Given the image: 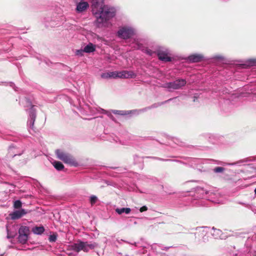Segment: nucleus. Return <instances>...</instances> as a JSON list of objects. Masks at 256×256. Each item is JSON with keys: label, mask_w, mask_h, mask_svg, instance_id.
Segmentation results:
<instances>
[{"label": "nucleus", "mask_w": 256, "mask_h": 256, "mask_svg": "<svg viewBox=\"0 0 256 256\" xmlns=\"http://www.w3.org/2000/svg\"><path fill=\"white\" fill-rule=\"evenodd\" d=\"M92 6L93 13L96 15L98 27L105 26L107 21L114 16L113 13L104 5V0H92Z\"/></svg>", "instance_id": "f257e3e1"}, {"label": "nucleus", "mask_w": 256, "mask_h": 256, "mask_svg": "<svg viewBox=\"0 0 256 256\" xmlns=\"http://www.w3.org/2000/svg\"><path fill=\"white\" fill-rule=\"evenodd\" d=\"M55 152L57 158L65 164L74 166L78 165L75 159L70 154L62 152L60 150H56Z\"/></svg>", "instance_id": "f03ea898"}, {"label": "nucleus", "mask_w": 256, "mask_h": 256, "mask_svg": "<svg viewBox=\"0 0 256 256\" xmlns=\"http://www.w3.org/2000/svg\"><path fill=\"white\" fill-rule=\"evenodd\" d=\"M95 244H88V242H83L82 241H78L76 243L72 244L71 249L77 252L80 250H83L84 252H88L90 249H94L95 247Z\"/></svg>", "instance_id": "7ed1b4c3"}, {"label": "nucleus", "mask_w": 256, "mask_h": 256, "mask_svg": "<svg viewBox=\"0 0 256 256\" xmlns=\"http://www.w3.org/2000/svg\"><path fill=\"white\" fill-rule=\"evenodd\" d=\"M110 77L113 78H132L136 76L135 74L132 71L123 70L118 72H110Z\"/></svg>", "instance_id": "20e7f679"}, {"label": "nucleus", "mask_w": 256, "mask_h": 256, "mask_svg": "<svg viewBox=\"0 0 256 256\" xmlns=\"http://www.w3.org/2000/svg\"><path fill=\"white\" fill-rule=\"evenodd\" d=\"M133 34L132 30L126 27L122 28L118 32V36L123 39L130 38Z\"/></svg>", "instance_id": "39448f33"}, {"label": "nucleus", "mask_w": 256, "mask_h": 256, "mask_svg": "<svg viewBox=\"0 0 256 256\" xmlns=\"http://www.w3.org/2000/svg\"><path fill=\"white\" fill-rule=\"evenodd\" d=\"M186 84V81L184 79H178L172 82L166 84L167 87L170 88L178 89Z\"/></svg>", "instance_id": "423d86ee"}, {"label": "nucleus", "mask_w": 256, "mask_h": 256, "mask_svg": "<svg viewBox=\"0 0 256 256\" xmlns=\"http://www.w3.org/2000/svg\"><path fill=\"white\" fill-rule=\"evenodd\" d=\"M26 214L24 210L22 209L18 210H16L11 214L10 217L12 220H16L20 218L22 216Z\"/></svg>", "instance_id": "0eeeda50"}, {"label": "nucleus", "mask_w": 256, "mask_h": 256, "mask_svg": "<svg viewBox=\"0 0 256 256\" xmlns=\"http://www.w3.org/2000/svg\"><path fill=\"white\" fill-rule=\"evenodd\" d=\"M204 56L200 54H194L188 56V59L191 62H198L202 60Z\"/></svg>", "instance_id": "6e6552de"}, {"label": "nucleus", "mask_w": 256, "mask_h": 256, "mask_svg": "<svg viewBox=\"0 0 256 256\" xmlns=\"http://www.w3.org/2000/svg\"><path fill=\"white\" fill-rule=\"evenodd\" d=\"M34 106H32L30 112V116L31 118V120L30 122V126L32 129L35 130L36 128L34 126V122L36 117V114L35 110L34 109Z\"/></svg>", "instance_id": "1a4fd4ad"}, {"label": "nucleus", "mask_w": 256, "mask_h": 256, "mask_svg": "<svg viewBox=\"0 0 256 256\" xmlns=\"http://www.w3.org/2000/svg\"><path fill=\"white\" fill-rule=\"evenodd\" d=\"M88 6V4L87 2H84L78 3L77 5L76 10L78 12H82L84 11Z\"/></svg>", "instance_id": "9d476101"}, {"label": "nucleus", "mask_w": 256, "mask_h": 256, "mask_svg": "<svg viewBox=\"0 0 256 256\" xmlns=\"http://www.w3.org/2000/svg\"><path fill=\"white\" fill-rule=\"evenodd\" d=\"M158 58L164 62H170L171 61V58L168 56L167 54L164 52H159L158 54Z\"/></svg>", "instance_id": "9b49d317"}, {"label": "nucleus", "mask_w": 256, "mask_h": 256, "mask_svg": "<svg viewBox=\"0 0 256 256\" xmlns=\"http://www.w3.org/2000/svg\"><path fill=\"white\" fill-rule=\"evenodd\" d=\"M115 211L118 214H122V213L128 214L130 212L131 209L129 208H116Z\"/></svg>", "instance_id": "f8f14e48"}, {"label": "nucleus", "mask_w": 256, "mask_h": 256, "mask_svg": "<svg viewBox=\"0 0 256 256\" xmlns=\"http://www.w3.org/2000/svg\"><path fill=\"white\" fill-rule=\"evenodd\" d=\"M95 50H96V47L92 43H89L88 45H86L84 47V51L86 53H90V52H93L95 51Z\"/></svg>", "instance_id": "ddd939ff"}, {"label": "nucleus", "mask_w": 256, "mask_h": 256, "mask_svg": "<svg viewBox=\"0 0 256 256\" xmlns=\"http://www.w3.org/2000/svg\"><path fill=\"white\" fill-rule=\"evenodd\" d=\"M29 232V228L26 226H21L18 230V234H25L28 236Z\"/></svg>", "instance_id": "4468645a"}, {"label": "nucleus", "mask_w": 256, "mask_h": 256, "mask_svg": "<svg viewBox=\"0 0 256 256\" xmlns=\"http://www.w3.org/2000/svg\"><path fill=\"white\" fill-rule=\"evenodd\" d=\"M53 166L58 170H62L64 166V164L59 161H54L52 163Z\"/></svg>", "instance_id": "2eb2a0df"}, {"label": "nucleus", "mask_w": 256, "mask_h": 256, "mask_svg": "<svg viewBox=\"0 0 256 256\" xmlns=\"http://www.w3.org/2000/svg\"><path fill=\"white\" fill-rule=\"evenodd\" d=\"M32 232L37 234H41L44 231V226H36L32 230Z\"/></svg>", "instance_id": "dca6fc26"}, {"label": "nucleus", "mask_w": 256, "mask_h": 256, "mask_svg": "<svg viewBox=\"0 0 256 256\" xmlns=\"http://www.w3.org/2000/svg\"><path fill=\"white\" fill-rule=\"evenodd\" d=\"M28 238V236L25 234H20L18 236V240L22 244H25Z\"/></svg>", "instance_id": "f3484780"}, {"label": "nucleus", "mask_w": 256, "mask_h": 256, "mask_svg": "<svg viewBox=\"0 0 256 256\" xmlns=\"http://www.w3.org/2000/svg\"><path fill=\"white\" fill-rule=\"evenodd\" d=\"M112 112L115 114H118L120 116H125L130 114V112L128 111L118 110H113Z\"/></svg>", "instance_id": "a211bd4d"}, {"label": "nucleus", "mask_w": 256, "mask_h": 256, "mask_svg": "<svg viewBox=\"0 0 256 256\" xmlns=\"http://www.w3.org/2000/svg\"><path fill=\"white\" fill-rule=\"evenodd\" d=\"M22 202L20 200H17L14 202V206L15 208H19L22 206Z\"/></svg>", "instance_id": "6ab92c4d"}, {"label": "nucleus", "mask_w": 256, "mask_h": 256, "mask_svg": "<svg viewBox=\"0 0 256 256\" xmlns=\"http://www.w3.org/2000/svg\"><path fill=\"white\" fill-rule=\"evenodd\" d=\"M57 238V234H53L52 235H50L48 240L50 242H55Z\"/></svg>", "instance_id": "aec40b11"}, {"label": "nucleus", "mask_w": 256, "mask_h": 256, "mask_svg": "<svg viewBox=\"0 0 256 256\" xmlns=\"http://www.w3.org/2000/svg\"><path fill=\"white\" fill-rule=\"evenodd\" d=\"M224 168L223 167L218 166V167L215 168L214 169V172L216 173L222 172L224 171Z\"/></svg>", "instance_id": "412c9836"}, {"label": "nucleus", "mask_w": 256, "mask_h": 256, "mask_svg": "<svg viewBox=\"0 0 256 256\" xmlns=\"http://www.w3.org/2000/svg\"><path fill=\"white\" fill-rule=\"evenodd\" d=\"M247 62L249 66H254L256 64V59H250L248 60Z\"/></svg>", "instance_id": "4be33fe9"}, {"label": "nucleus", "mask_w": 256, "mask_h": 256, "mask_svg": "<svg viewBox=\"0 0 256 256\" xmlns=\"http://www.w3.org/2000/svg\"><path fill=\"white\" fill-rule=\"evenodd\" d=\"M97 200H98V198H97L96 196H92L90 198V202L91 204L92 205L94 204L96 202Z\"/></svg>", "instance_id": "5701e85b"}, {"label": "nucleus", "mask_w": 256, "mask_h": 256, "mask_svg": "<svg viewBox=\"0 0 256 256\" xmlns=\"http://www.w3.org/2000/svg\"><path fill=\"white\" fill-rule=\"evenodd\" d=\"M102 78H111L110 77V72H106V73H104L102 74Z\"/></svg>", "instance_id": "b1692460"}, {"label": "nucleus", "mask_w": 256, "mask_h": 256, "mask_svg": "<svg viewBox=\"0 0 256 256\" xmlns=\"http://www.w3.org/2000/svg\"><path fill=\"white\" fill-rule=\"evenodd\" d=\"M84 52V50H78L76 52V55H78V56H82Z\"/></svg>", "instance_id": "393cba45"}, {"label": "nucleus", "mask_w": 256, "mask_h": 256, "mask_svg": "<svg viewBox=\"0 0 256 256\" xmlns=\"http://www.w3.org/2000/svg\"><path fill=\"white\" fill-rule=\"evenodd\" d=\"M148 210V208L146 206H142L140 209V211L142 212Z\"/></svg>", "instance_id": "a878e982"}, {"label": "nucleus", "mask_w": 256, "mask_h": 256, "mask_svg": "<svg viewBox=\"0 0 256 256\" xmlns=\"http://www.w3.org/2000/svg\"><path fill=\"white\" fill-rule=\"evenodd\" d=\"M146 52H147L149 55H150V56H151V55H152V53H153V52H152L151 50H146Z\"/></svg>", "instance_id": "bb28decb"}, {"label": "nucleus", "mask_w": 256, "mask_h": 256, "mask_svg": "<svg viewBox=\"0 0 256 256\" xmlns=\"http://www.w3.org/2000/svg\"><path fill=\"white\" fill-rule=\"evenodd\" d=\"M8 236V238H10V237H11V236H10L8 235V236Z\"/></svg>", "instance_id": "cd10ccee"}, {"label": "nucleus", "mask_w": 256, "mask_h": 256, "mask_svg": "<svg viewBox=\"0 0 256 256\" xmlns=\"http://www.w3.org/2000/svg\"><path fill=\"white\" fill-rule=\"evenodd\" d=\"M254 192H255V194H256V188L254 190Z\"/></svg>", "instance_id": "c85d7f7f"}]
</instances>
